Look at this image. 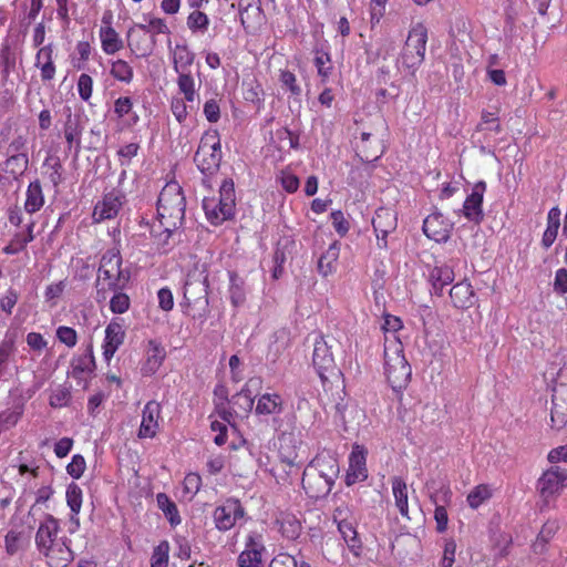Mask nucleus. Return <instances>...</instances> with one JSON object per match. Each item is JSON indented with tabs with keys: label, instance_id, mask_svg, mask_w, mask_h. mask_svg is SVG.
Instances as JSON below:
<instances>
[{
	"label": "nucleus",
	"instance_id": "1",
	"mask_svg": "<svg viewBox=\"0 0 567 567\" xmlns=\"http://www.w3.org/2000/svg\"><path fill=\"white\" fill-rule=\"evenodd\" d=\"M59 520L52 515H45L35 533L34 543L40 555L45 558L49 567H68L74 559L71 539L60 536Z\"/></svg>",
	"mask_w": 567,
	"mask_h": 567
},
{
	"label": "nucleus",
	"instance_id": "2",
	"mask_svg": "<svg viewBox=\"0 0 567 567\" xmlns=\"http://www.w3.org/2000/svg\"><path fill=\"white\" fill-rule=\"evenodd\" d=\"M185 217V197L182 187L176 182L167 183L159 193L157 200V218L164 228V244L171 234L179 228Z\"/></svg>",
	"mask_w": 567,
	"mask_h": 567
},
{
	"label": "nucleus",
	"instance_id": "3",
	"mask_svg": "<svg viewBox=\"0 0 567 567\" xmlns=\"http://www.w3.org/2000/svg\"><path fill=\"white\" fill-rule=\"evenodd\" d=\"M411 367L403 353V344L398 337L384 340V374L394 392H401L410 382Z\"/></svg>",
	"mask_w": 567,
	"mask_h": 567
},
{
	"label": "nucleus",
	"instance_id": "4",
	"mask_svg": "<svg viewBox=\"0 0 567 567\" xmlns=\"http://www.w3.org/2000/svg\"><path fill=\"white\" fill-rule=\"evenodd\" d=\"M236 194L233 179L226 178L219 186V195L205 197L203 199V209L207 220L214 225H221L235 215Z\"/></svg>",
	"mask_w": 567,
	"mask_h": 567
},
{
	"label": "nucleus",
	"instance_id": "5",
	"mask_svg": "<svg viewBox=\"0 0 567 567\" xmlns=\"http://www.w3.org/2000/svg\"><path fill=\"white\" fill-rule=\"evenodd\" d=\"M427 42V30L422 23L414 25L408 34L398 69L409 75H414L424 61Z\"/></svg>",
	"mask_w": 567,
	"mask_h": 567
},
{
	"label": "nucleus",
	"instance_id": "6",
	"mask_svg": "<svg viewBox=\"0 0 567 567\" xmlns=\"http://www.w3.org/2000/svg\"><path fill=\"white\" fill-rule=\"evenodd\" d=\"M220 137L216 130L206 131L194 156L198 169L205 175H213L219 168L221 162Z\"/></svg>",
	"mask_w": 567,
	"mask_h": 567
},
{
	"label": "nucleus",
	"instance_id": "7",
	"mask_svg": "<svg viewBox=\"0 0 567 567\" xmlns=\"http://www.w3.org/2000/svg\"><path fill=\"white\" fill-rule=\"evenodd\" d=\"M121 265L122 258L117 249L112 248L103 254L97 275V285L102 286V289H104L105 286L109 290L120 288V281L122 279Z\"/></svg>",
	"mask_w": 567,
	"mask_h": 567
},
{
	"label": "nucleus",
	"instance_id": "8",
	"mask_svg": "<svg viewBox=\"0 0 567 567\" xmlns=\"http://www.w3.org/2000/svg\"><path fill=\"white\" fill-rule=\"evenodd\" d=\"M306 468L312 470L313 473L319 474V477L326 478L327 483H323L321 492L332 489L340 472L336 453L328 450L319 452Z\"/></svg>",
	"mask_w": 567,
	"mask_h": 567
},
{
	"label": "nucleus",
	"instance_id": "9",
	"mask_svg": "<svg viewBox=\"0 0 567 567\" xmlns=\"http://www.w3.org/2000/svg\"><path fill=\"white\" fill-rule=\"evenodd\" d=\"M312 364L322 381L328 380L329 375H334L338 372L331 346L328 344L322 334H318L315 338Z\"/></svg>",
	"mask_w": 567,
	"mask_h": 567
},
{
	"label": "nucleus",
	"instance_id": "10",
	"mask_svg": "<svg viewBox=\"0 0 567 567\" xmlns=\"http://www.w3.org/2000/svg\"><path fill=\"white\" fill-rule=\"evenodd\" d=\"M265 555L266 546L262 535L250 532L245 538L244 550L238 556V567H264Z\"/></svg>",
	"mask_w": 567,
	"mask_h": 567
},
{
	"label": "nucleus",
	"instance_id": "11",
	"mask_svg": "<svg viewBox=\"0 0 567 567\" xmlns=\"http://www.w3.org/2000/svg\"><path fill=\"white\" fill-rule=\"evenodd\" d=\"M245 515V509L237 498H227L213 513L215 527L220 532L231 529Z\"/></svg>",
	"mask_w": 567,
	"mask_h": 567
},
{
	"label": "nucleus",
	"instance_id": "12",
	"mask_svg": "<svg viewBox=\"0 0 567 567\" xmlns=\"http://www.w3.org/2000/svg\"><path fill=\"white\" fill-rule=\"evenodd\" d=\"M567 481V471L559 466H553L545 471L537 481V491L545 502L557 496Z\"/></svg>",
	"mask_w": 567,
	"mask_h": 567
},
{
	"label": "nucleus",
	"instance_id": "13",
	"mask_svg": "<svg viewBox=\"0 0 567 567\" xmlns=\"http://www.w3.org/2000/svg\"><path fill=\"white\" fill-rule=\"evenodd\" d=\"M207 289L206 278L200 279L187 276L184 284V299L188 306L196 303L204 310V313L193 315L194 318H206L208 307Z\"/></svg>",
	"mask_w": 567,
	"mask_h": 567
},
{
	"label": "nucleus",
	"instance_id": "14",
	"mask_svg": "<svg viewBox=\"0 0 567 567\" xmlns=\"http://www.w3.org/2000/svg\"><path fill=\"white\" fill-rule=\"evenodd\" d=\"M94 369L95 360L93 355V349L92 347H89L84 353L72 359L69 377L76 380L78 385L86 389Z\"/></svg>",
	"mask_w": 567,
	"mask_h": 567
},
{
	"label": "nucleus",
	"instance_id": "15",
	"mask_svg": "<svg viewBox=\"0 0 567 567\" xmlns=\"http://www.w3.org/2000/svg\"><path fill=\"white\" fill-rule=\"evenodd\" d=\"M368 450L360 444H354L349 455V468L346 476L347 485H353L368 478L367 468Z\"/></svg>",
	"mask_w": 567,
	"mask_h": 567
},
{
	"label": "nucleus",
	"instance_id": "16",
	"mask_svg": "<svg viewBox=\"0 0 567 567\" xmlns=\"http://www.w3.org/2000/svg\"><path fill=\"white\" fill-rule=\"evenodd\" d=\"M124 203V195L118 190H112L99 200L93 209L92 218L94 223H102L115 218Z\"/></svg>",
	"mask_w": 567,
	"mask_h": 567
},
{
	"label": "nucleus",
	"instance_id": "17",
	"mask_svg": "<svg viewBox=\"0 0 567 567\" xmlns=\"http://www.w3.org/2000/svg\"><path fill=\"white\" fill-rule=\"evenodd\" d=\"M485 190V182H477L460 210L467 220L474 224H480L484 218L483 198Z\"/></svg>",
	"mask_w": 567,
	"mask_h": 567
},
{
	"label": "nucleus",
	"instance_id": "18",
	"mask_svg": "<svg viewBox=\"0 0 567 567\" xmlns=\"http://www.w3.org/2000/svg\"><path fill=\"white\" fill-rule=\"evenodd\" d=\"M453 229V224L441 213L434 212L423 221V233L436 243L446 241Z\"/></svg>",
	"mask_w": 567,
	"mask_h": 567
},
{
	"label": "nucleus",
	"instance_id": "19",
	"mask_svg": "<svg viewBox=\"0 0 567 567\" xmlns=\"http://www.w3.org/2000/svg\"><path fill=\"white\" fill-rule=\"evenodd\" d=\"M551 403V427L559 430L567 423V383H555Z\"/></svg>",
	"mask_w": 567,
	"mask_h": 567
},
{
	"label": "nucleus",
	"instance_id": "20",
	"mask_svg": "<svg viewBox=\"0 0 567 567\" xmlns=\"http://www.w3.org/2000/svg\"><path fill=\"white\" fill-rule=\"evenodd\" d=\"M161 404L157 401H148L142 411V422L138 430L141 439H153L159 429Z\"/></svg>",
	"mask_w": 567,
	"mask_h": 567
},
{
	"label": "nucleus",
	"instance_id": "21",
	"mask_svg": "<svg viewBox=\"0 0 567 567\" xmlns=\"http://www.w3.org/2000/svg\"><path fill=\"white\" fill-rule=\"evenodd\" d=\"M125 339V330L121 320H112L105 328V337L103 343V357L110 361L117 349L123 344Z\"/></svg>",
	"mask_w": 567,
	"mask_h": 567
},
{
	"label": "nucleus",
	"instance_id": "22",
	"mask_svg": "<svg viewBox=\"0 0 567 567\" xmlns=\"http://www.w3.org/2000/svg\"><path fill=\"white\" fill-rule=\"evenodd\" d=\"M126 42L131 53L137 58L151 55L156 45V39H151L144 32H137L131 28L126 32Z\"/></svg>",
	"mask_w": 567,
	"mask_h": 567
},
{
	"label": "nucleus",
	"instance_id": "23",
	"mask_svg": "<svg viewBox=\"0 0 567 567\" xmlns=\"http://www.w3.org/2000/svg\"><path fill=\"white\" fill-rule=\"evenodd\" d=\"M54 47L52 43L41 47L35 54L34 65L40 70L43 82L52 81L56 73V66L53 59Z\"/></svg>",
	"mask_w": 567,
	"mask_h": 567
},
{
	"label": "nucleus",
	"instance_id": "24",
	"mask_svg": "<svg viewBox=\"0 0 567 567\" xmlns=\"http://www.w3.org/2000/svg\"><path fill=\"white\" fill-rule=\"evenodd\" d=\"M427 277L434 293L440 296L443 289L453 282L455 275L452 266L436 262L430 268Z\"/></svg>",
	"mask_w": 567,
	"mask_h": 567
},
{
	"label": "nucleus",
	"instance_id": "25",
	"mask_svg": "<svg viewBox=\"0 0 567 567\" xmlns=\"http://www.w3.org/2000/svg\"><path fill=\"white\" fill-rule=\"evenodd\" d=\"M278 455L281 463L286 464L289 468L298 465V441L292 433L282 432L278 436Z\"/></svg>",
	"mask_w": 567,
	"mask_h": 567
},
{
	"label": "nucleus",
	"instance_id": "26",
	"mask_svg": "<svg viewBox=\"0 0 567 567\" xmlns=\"http://www.w3.org/2000/svg\"><path fill=\"white\" fill-rule=\"evenodd\" d=\"M83 133V126L81 125L80 118L72 114L70 107L66 109V118L63 125L64 138L68 143V148L74 150L78 154L81 150V137Z\"/></svg>",
	"mask_w": 567,
	"mask_h": 567
},
{
	"label": "nucleus",
	"instance_id": "27",
	"mask_svg": "<svg viewBox=\"0 0 567 567\" xmlns=\"http://www.w3.org/2000/svg\"><path fill=\"white\" fill-rule=\"evenodd\" d=\"M168 49L174 71L177 74L190 72L189 68L194 63L195 53L189 47L186 43H176L174 47H171V41H168Z\"/></svg>",
	"mask_w": 567,
	"mask_h": 567
},
{
	"label": "nucleus",
	"instance_id": "28",
	"mask_svg": "<svg viewBox=\"0 0 567 567\" xmlns=\"http://www.w3.org/2000/svg\"><path fill=\"white\" fill-rule=\"evenodd\" d=\"M165 357L166 352L161 342L150 340L147 343L146 357L141 368L142 373L144 375H153L162 365Z\"/></svg>",
	"mask_w": 567,
	"mask_h": 567
},
{
	"label": "nucleus",
	"instance_id": "29",
	"mask_svg": "<svg viewBox=\"0 0 567 567\" xmlns=\"http://www.w3.org/2000/svg\"><path fill=\"white\" fill-rule=\"evenodd\" d=\"M284 411V400L278 393L261 394L255 408L257 415H279Z\"/></svg>",
	"mask_w": 567,
	"mask_h": 567
},
{
	"label": "nucleus",
	"instance_id": "30",
	"mask_svg": "<svg viewBox=\"0 0 567 567\" xmlns=\"http://www.w3.org/2000/svg\"><path fill=\"white\" fill-rule=\"evenodd\" d=\"M450 297L456 308L466 309L473 306L475 295L470 282L461 281L451 288Z\"/></svg>",
	"mask_w": 567,
	"mask_h": 567
},
{
	"label": "nucleus",
	"instance_id": "31",
	"mask_svg": "<svg viewBox=\"0 0 567 567\" xmlns=\"http://www.w3.org/2000/svg\"><path fill=\"white\" fill-rule=\"evenodd\" d=\"M99 38L101 48L107 55L115 54L124 48L120 33L113 27H101Z\"/></svg>",
	"mask_w": 567,
	"mask_h": 567
},
{
	"label": "nucleus",
	"instance_id": "32",
	"mask_svg": "<svg viewBox=\"0 0 567 567\" xmlns=\"http://www.w3.org/2000/svg\"><path fill=\"white\" fill-rule=\"evenodd\" d=\"M113 113L124 126H133L140 120V116L133 111V101L128 96H120L114 101Z\"/></svg>",
	"mask_w": 567,
	"mask_h": 567
},
{
	"label": "nucleus",
	"instance_id": "33",
	"mask_svg": "<svg viewBox=\"0 0 567 567\" xmlns=\"http://www.w3.org/2000/svg\"><path fill=\"white\" fill-rule=\"evenodd\" d=\"M338 530L341 534L344 543L347 544L349 550L355 556L359 557L362 551V542L358 536V532L354 528L351 522L346 519H341L338 522Z\"/></svg>",
	"mask_w": 567,
	"mask_h": 567
},
{
	"label": "nucleus",
	"instance_id": "34",
	"mask_svg": "<svg viewBox=\"0 0 567 567\" xmlns=\"http://www.w3.org/2000/svg\"><path fill=\"white\" fill-rule=\"evenodd\" d=\"M375 234L389 235L396 228V214L389 208H380L372 219Z\"/></svg>",
	"mask_w": 567,
	"mask_h": 567
},
{
	"label": "nucleus",
	"instance_id": "35",
	"mask_svg": "<svg viewBox=\"0 0 567 567\" xmlns=\"http://www.w3.org/2000/svg\"><path fill=\"white\" fill-rule=\"evenodd\" d=\"M560 209L557 206L550 208L547 214V225L540 241L545 249L551 247L557 238L560 227Z\"/></svg>",
	"mask_w": 567,
	"mask_h": 567
},
{
	"label": "nucleus",
	"instance_id": "36",
	"mask_svg": "<svg viewBox=\"0 0 567 567\" xmlns=\"http://www.w3.org/2000/svg\"><path fill=\"white\" fill-rule=\"evenodd\" d=\"M301 483L306 494L311 498L324 497L331 492H321L323 483H327L326 478L319 477V474L313 473L312 470L305 468Z\"/></svg>",
	"mask_w": 567,
	"mask_h": 567
},
{
	"label": "nucleus",
	"instance_id": "37",
	"mask_svg": "<svg viewBox=\"0 0 567 567\" xmlns=\"http://www.w3.org/2000/svg\"><path fill=\"white\" fill-rule=\"evenodd\" d=\"M391 487L396 508L403 517H409V496L406 483L402 477L394 476L391 480Z\"/></svg>",
	"mask_w": 567,
	"mask_h": 567
},
{
	"label": "nucleus",
	"instance_id": "38",
	"mask_svg": "<svg viewBox=\"0 0 567 567\" xmlns=\"http://www.w3.org/2000/svg\"><path fill=\"white\" fill-rule=\"evenodd\" d=\"M176 84L179 94L183 95L182 99H185L189 104H193L196 100H198L199 84H196V81L190 72L178 73Z\"/></svg>",
	"mask_w": 567,
	"mask_h": 567
},
{
	"label": "nucleus",
	"instance_id": "39",
	"mask_svg": "<svg viewBox=\"0 0 567 567\" xmlns=\"http://www.w3.org/2000/svg\"><path fill=\"white\" fill-rule=\"evenodd\" d=\"M340 246L337 241L332 243L318 260V271L323 277L333 274L337 269Z\"/></svg>",
	"mask_w": 567,
	"mask_h": 567
},
{
	"label": "nucleus",
	"instance_id": "40",
	"mask_svg": "<svg viewBox=\"0 0 567 567\" xmlns=\"http://www.w3.org/2000/svg\"><path fill=\"white\" fill-rule=\"evenodd\" d=\"M44 205V195L39 181L31 182L27 188L24 209L29 214L39 212Z\"/></svg>",
	"mask_w": 567,
	"mask_h": 567
},
{
	"label": "nucleus",
	"instance_id": "41",
	"mask_svg": "<svg viewBox=\"0 0 567 567\" xmlns=\"http://www.w3.org/2000/svg\"><path fill=\"white\" fill-rule=\"evenodd\" d=\"M65 497L66 504L72 513L71 522L74 524V529H76L80 526L78 515L81 511L83 499L81 487L75 483L70 484L66 488Z\"/></svg>",
	"mask_w": 567,
	"mask_h": 567
},
{
	"label": "nucleus",
	"instance_id": "42",
	"mask_svg": "<svg viewBox=\"0 0 567 567\" xmlns=\"http://www.w3.org/2000/svg\"><path fill=\"white\" fill-rule=\"evenodd\" d=\"M33 228L34 223L31 221L27 225L25 231L17 233L10 243L3 248V252L7 255H16L22 251L27 245L34 239Z\"/></svg>",
	"mask_w": 567,
	"mask_h": 567
},
{
	"label": "nucleus",
	"instance_id": "43",
	"mask_svg": "<svg viewBox=\"0 0 567 567\" xmlns=\"http://www.w3.org/2000/svg\"><path fill=\"white\" fill-rule=\"evenodd\" d=\"M229 299L234 307H240L246 300L245 280L235 272H229Z\"/></svg>",
	"mask_w": 567,
	"mask_h": 567
},
{
	"label": "nucleus",
	"instance_id": "44",
	"mask_svg": "<svg viewBox=\"0 0 567 567\" xmlns=\"http://www.w3.org/2000/svg\"><path fill=\"white\" fill-rule=\"evenodd\" d=\"M494 489L489 484H480L467 494L466 502L472 509H477L492 498Z\"/></svg>",
	"mask_w": 567,
	"mask_h": 567
},
{
	"label": "nucleus",
	"instance_id": "45",
	"mask_svg": "<svg viewBox=\"0 0 567 567\" xmlns=\"http://www.w3.org/2000/svg\"><path fill=\"white\" fill-rule=\"evenodd\" d=\"M110 74L118 82L130 84L134 78L132 65L122 59L110 62Z\"/></svg>",
	"mask_w": 567,
	"mask_h": 567
},
{
	"label": "nucleus",
	"instance_id": "46",
	"mask_svg": "<svg viewBox=\"0 0 567 567\" xmlns=\"http://www.w3.org/2000/svg\"><path fill=\"white\" fill-rule=\"evenodd\" d=\"M28 165V154L8 155L7 161L3 163V171L10 174L13 178H17L25 172Z\"/></svg>",
	"mask_w": 567,
	"mask_h": 567
},
{
	"label": "nucleus",
	"instance_id": "47",
	"mask_svg": "<svg viewBox=\"0 0 567 567\" xmlns=\"http://www.w3.org/2000/svg\"><path fill=\"white\" fill-rule=\"evenodd\" d=\"M209 22L208 16L198 9H194L186 19V25L193 34L206 33Z\"/></svg>",
	"mask_w": 567,
	"mask_h": 567
},
{
	"label": "nucleus",
	"instance_id": "48",
	"mask_svg": "<svg viewBox=\"0 0 567 567\" xmlns=\"http://www.w3.org/2000/svg\"><path fill=\"white\" fill-rule=\"evenodd\" d=\"M157 505L163 511L166 518L169 520L171 525L176 526L181 524L182 519L177 509V506L171 498L164 494L159 493L156 496Z\"/></svg>",
	"mask_w": 567,
	"mask_h": 567
},
{
	"label": "nucleus",
	"instance_id": "49",
	"mask_svg": "<svg viewBox=\"0 0 567 567\" xmlns=\"http://www.w3.org/2000/svg\"><path fill=\"white\" fill-rule=\"evenodd\" d=\"M281 534L288 539H295L299 536L301 525L299 520L290 514H281L277 519Z\"/></svg>",
	"mask_w": 567,
	"mask_h": 567
},
{
	"label": "nucleus",
	"instance_id": "50",
	"mask_svg": "<svg viewBox=\"0 0 567 567\" xmlns=\"http://www.w3.org/2000/svg\"><path fill=\"white\" fill-rule=\"evenodd\" d=\"M477 131H492L498 134L502 131L498 122V112L483 111L481 122L477 124Z\"/></svg>",
	"mask_w": 567,
	"mask_h": 567
},
{
	"label": "nucleus",
	"instance_id": "51",
	"mask_svg": "<svg viewBox=\"0 0 567 567\" xmlns=\"http://www.w3.org/2000/svg\"><path fill=\"white\" fill-rule=\"evenodd\" d=\"M169 544L166 540L161 542L153 550L151 557V567H167Z\"/></svg>",
	"mask_w": 567,
	"mask_h": 567
},
{
	"label": "nucleus",
	"instance_id": "52",
	"mask_svg": "<svg viewBox=\"0 0 567 567\" xmlns=\"http://www.w3.org/2000/svg\"><path fill=\"white\" fill-rule=\"evenodd\" d=\"M45 174L53 186H59L62 182V164L59 158H48L44 162Z\"/></svg>",
	"mask_w": 567,
	"mask_h": 567
},
{
	"label": "nucleus",
	"instance_id": "53",
	"mask_svg": "<svg viewBox=\"0 0 567 567\" xmlns=\"http://www.w3.org/2000/svg\"><path fill=\"white\" fill-rule=\"evenodd\" d=\"M76 90L82 101L89 102L93 94V79L86 73L80 74L76 82Z\"/></svg>",
	"mask_w": 567,
	"mask_h": 567
},
{
	"label": "nucleus",
	"instance_id": "54",
	"mask_svg": "<svg viewBox=\"0 0 567 567\" xmlns=\"http://www.w3.org/2000/svg\"><path fill=\"white\" fill-rule=\"evenodd\" d=\"M187 103L185 99L178 96L173 97L171 101V111L179 124L184 123L188 116ZM189 107L192 109V104Z\"/></svg>",
	"mask_w": 567,
	"mask_h": 567
},
{
	"label": "nucleus",
	"instance_id": "55",
	"mask_svg": "<svg viewBox=\"0 0 567 567\" xmlns=\"http://www.w3.org/2000/svg\"><path fill=\"white\" fill-rule=\"evenodd\" d=\"M113 290L114 295L110 300V309L113 313L122 315L130 308V298L126 293Z\"/></svg>",
	"mask_w": 567,
	"mask_h": 567
},
{
	"label": "nucleus",
	"instance_id": "56",
	"mask_svg": "<svg viewBox=\"0 0 567 567\" xmlns=\"http://www.w3.org/2000/svg\"><path fill=\"white\" fill-rule=\"evenodd\" d=\"M22 534L17 530H9L4 537V548L8 555H16L21 548Z\"/></svg>",
	"mask_w": 567,
	"mask_h": 567
},
{
	"label": "nucleus",
	"instance_id": "57",
	"mask_svg": "<svg viewBox=\"0 0 567 567\" xmlns=\"http://www.w3.org/2000/svg\"><path fill=\"white\" fill-rule=\"evenodd\" d=\"M184 492L192 498L195 496L202 486V477L198 473H188L183 482Z\"/></svg>",
	"mask_w": 567,
	"mask_h": 567
},
{
	"label": "nucleus",
	"instance_id": "58",
	"mask_svg": "<svg viewBox=\"0 0 567 567\" xmlns=\"http://www.w3.org/2000/svg\"><path fill=\"white\" fill-rule=\"evenodd\" d=\"M56 338L61 343H64L69 348H73L78 342L76 331L66 326H61L56 329Z\"/></svg>",
	"mask_w": 567,
	"mask_h": 567
},
{
	"label": "nucleus",
	"instance_id": "59",
	"mask_svg": "<svg viewBox=\"0 0 567 567\" xmlns=\"http://www.w3.org/2000/svg\"><path fill=\"white\" fill-rule=\"evenodd\" d=\"M85 467L86 464L84 457L80 454H75L72 456L71 462L68 464L66 472L71 477L78 480L83 475Z\"/></svg>",
	"mask_w": 567,
	"mask_h": 567
},
{
	"label": "nucleus",
	"instance_id": "60",
	"mask_svg": "<svg viewBox=\"0 0 567 567\" xmlns=\"http://www.w3.org/2000/svg\"><path fill=\"white\" fill-rule=\"evenodd\" d=\"M315 65L317 68L318 74L322 78V80H327L331 71L329 54L326 52H317L315 58Z\"/></svg>",
	"mask_w": 567,
	"mask_h": 567
},
{
	"label": "nucleus",
	"instance_id": "61",
	"mask_svg": "<svg viewBox=\"0 0 567 567\" xmlns=\"http://www.w3.org/2000/svg\"><path fill=\"white\" fill-rule=\"evenodd\" d=\"M65 289V281L60 280L58 282L51 284L45 288L44 298L48 302H51L52 306L56 305V300L62 296Z\"/></svg>",
	"mask_w": 567,
	"mask_h": 567
},
{
	"label": "nucleus",
	"instance_id": "62",
	"mask_svg": "<svg viewBox=\"0 0 567 567\" xmlns=\"http://www.w3.org/2000/svg\"><path fill=\"white\" fill-rule=\"evenodd\" d=\"M332 220V226L334 230L341 236H346L349 231V221L346 219L343 213L341 210H334L330 215Z\"/></svg>",
	"mask_w": 567,
	"mask_h": 567
},
{
	"label": "nucleus",
	"instance_id": "63",
	"mask_svg": "<svg viewBox=\"0 0 567 567\" xmlns=\"http://www.w3.org/2000/svg\"><path fill=\"white\" fill-rule=\"evenodd\" d=\"M234 405H240L245 413L249 412L254 406V399L251 393L247 389H243L239 393L233 396L231 400Z\"/></svg>",
	"mask_w": 567,
	"mask_h": 567
},
{
	"label": "nucleus",
	"instance_id": "64",
	"mask_svg": "<svg viewBox=\"0 0 567 567\" xmlns=\"http://www.w3.org/2000/svg\"><path fill=\"white\" fill-rule=\"evenodd\" d=\"M25 341L28 347L38 353H41L48 347V341L39 332H29L25 337Z\"/></svg>",
	"mask_w": 567,
	"mask_h": 567
}]
</instances>
